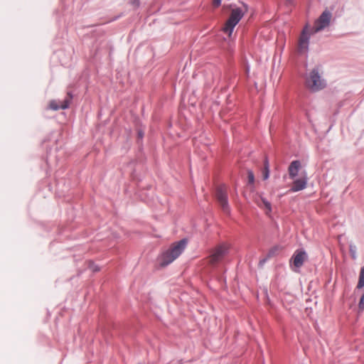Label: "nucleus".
<instances>
[{
  "label": "nucleus",
  "mask_w": 364,
  "mask_h": 364,
  "mask_svg": "<svg viewBox=\"0 0 364 364\" xmlns=\"http://www.w3.org/2000/svg\"><path fill=\"white\" fill-rule=\"evenodd\" d=\"M73 98L72 95L68 92L66 98L63 101L52 100L49 102V109L53 110H58L59 109H65L69 107V105Z\"/></svg>",
  "instance_id": "obj_9"
},
{
  "label": "nucleus",
  "mask_w": 364,
  "mask_h": 364,
  "mask_svg": "<svg viewBox=\"0 0 364 364\" xmlns=\"http://www.w3.org/2000/svg\"><path fill=\"white\" fill-rule=\"evenodd\" d=\"M247 11V8L244 5L242 8H233L231 10L230 15L227 20L225 26L223 27V31L228 35L229 37L231 36V34L234 30L235 26L239 23L241 20L245 12Z\"/></svg>",
  "instance_id": "obj_2"
},
{
  "label": "nucleus",
  "mask_w": 364,
  "mask_h": 364,
  "mask_svg": "<svg viewBox=\"0 0 364 364\" xmlns=\"http://www.w3.org/2000/svg\"><path fill=\"white\" fill-rule=\"evenodd\" d=\"M364 287V266L360 269L359 280L357 284L358 289H361Z\"/></svg>",
  "instance_id": "obj_14"
},
{
  "label": "nucleus",
  "mask_w": 364,
  "mask_h": 364,
  "mask_svg": "<svg viewBox=\"0 0 364 364\" xmlns=\"http://www.w3.org/2000/svg\"><path fill=\"white\" fill-rule=\"evenodd\" d=\"M90 267L92 268V271H94V272H97V271L100 270L99 267H97L96 266H91Z\"/></svg>",
  "instance_id": "obj_19"
},
{
  "label": "nucleus",
  "mask_w": 364,
  "mask_h": 364,
  "mask_svg": "<svg viewBox=\"0 0 364 364\" xmlns=\"http://www.w3.org/2000/svg\"><path fill=\"white\" fill-rule=\"evenodd\" d=\"M301 167V162L298 160H295L291 162L288 172L289 178L294 179L297 175Z\"/></svg>",
  "instance_id": "obj_11"
},
{
  "label": "nucleus",
  "mask_w": 364,
  "mask_h": 364,
  "mask_svg": "<svg viewBox=\"0 0 364 364\" xmlns=\"http://www.w3.org/2000/svg\"><path fill=\"white\" fill-rule=\"evenodd\" d=\"M216 198L225 213H229L228 203V188L225 185L218 186L216 189Z\"/></svg>",
  "instance_id": "obj_5"
},
{
  "label": "nucleus",
  "mask_w": 364,
  "mask_h": 364,
  "mask_svg": "<svg viewBox=\"0 0 364 364\" xmlns=\"http://www.w3.org/2000/svg\"><path fill=\"white\" fill-rule=\"evenodd\" d=\"M306 259L307 255L306 252L302 250H298L294 253L290 262L292 263L294 267L300 268L304 264V262Z\"/></svg>",
  "instance_id": "obj_8"
},
{
  "label": "nucleus",
  "mask_w": 364,
  "mask_h": 364,
  "mask_svg": "<svg viewBox=\"0 0 364 364\" xmlns=\"http://www.w3.org/2000/svg\"><path fill=\"white\" fill-rule=\"evenodd\" d=\"M139 135L140 137H142V134L139 133Z\"/></svg>",
  "instance_id": "obj_20"
},
{
  "label": "nucleus",
  "mask_w": 364,
  "mask_h": 364,
  "mask_svg": "<svg viewBox=\"0 0 364 364\" xmlns=\"http://www.w3.org/2000/svg\"><path fill=\"white\" fill-rule=\"evenodd\" d=\"M308 178L306 176V173L302 174L301 177L299 178L295 179L293 181L291 188H290L289 191L291 192H297L301 190H304L306 187Z\"/></svg>",
  "instance_id": "obj_10"
},
{
  "label": "nucleus",
  "mask_w": 364,
  "mask_h": 364,
  "mask_svg": "<svg viewBox=\"0 0 364 364\" xmlns=\"http://www.w3.org/2000/svg\"><path fill=\"white\" fill-rule=\"evenodd\" d=\"M247 177L250 183H253L255 182V176L252 171H248Z\"/></svg>",
  "instance_id": "obj_15"
},
{
  "label": "nucleus",
  "mask_w": 364,
  "mask_h": 364,
  "mask_svg": "<svg viewBox=\"0 0 364 364\" xmlns=\"http://www.w3.org/2000/svg\"><path fill=\"white\" fill-rule=\"evenodd\" d=\"M221 0H213V4L214 6L218 7L220 5Z\"/></svg>",
  "instance_id": "obj_18"
},
{
  "label": "nucleus",
  "mask_w": 364,
  "mask_h": 364,
  "mask_svg": "<svg viewBox=\"0 0 364 364\" xmlns=\"http://www.w3.org/2000/svg\"><path fill=\"white\" fill-rule=\"evenodd\" d=\"M258 205L265 210L266 214L269 215L272 212L271 203L265 198H262L260 202L257 203Z\"/></svg>",
  "instance_id": "obj_12"
},
{
  "label": "nucleus",
  "mask_w": 364,
  "mask_h": 364,
  "mask_svg": "<svg viewBox=\"0 0 364 364\" xmlns=\"http://www.w3.org/2000/svg\"><path fill=\"white\" fill-rule=\"evenodd\" d=\"M269 176V165L267 159L266 158L264 162V170H263V179L267 180Z\"/></svg>",
  "instance_id": "obj_13"
},
{
  "label": "nucleus",
  "mask_w": 364,
  "mask_h": 364,
  "mask_svg": "<svg viewBox=\"0 0 364 364\" xmlns=\"http://www.w3.org/2000/svg\"><path fill=\"white\" fill-rule=\"evenodd\" d=\"M331 13L328 11H324L319 18L315 21L314 26L311 29L313 33H317L327 27L331 19Z\"/></svg>",
  "instance_id": "obj_6"
},
{
  "label": "nucleus",
  "mask_w": 364,
  "mask_h": 364,
  "mask_svg": "<svg viewBox=\"0 0 364 364\" xmlns=\"http://www.w3.org/2000/svg\"><path fill=\"white\" fill-rule=\"evenodd\" d=\"M359 308L361 310L364 309V294H363V296L360 298V302H359Z\"/></svg>",
  "instance_id": "obj_17"
},
{
  "label": "nucleus",
  "mask_w": 364,
  "mask_h": 364,
  "mask_svg": "<svg viewBox=\"0 0 364 364\" xmlns=\"http://www.w3.org/2000/svg\"><path fill=\"white\" fill-rule=\"evenodd\" d=\"M187 241L183 239L178 242L173 243L168 250L163 252L159 257L158 261L159 266L161 267H166L178 258L185 250Z\"/></svg>",
  "instance_id": "obj_1"
},
{
  "label": "nucleus",
  "mask_w": 364,
  "mask_h": 364,
  "mask_svg": "<svg viewBox=\"0 0 364 364\" xmlns=\"http://www.w3.org/2000/svg\"><path fill=\"white\" fill-rule=\"evenodd\" d=\"M265 262V260H263V261H261L260 263H264Z\"/></svg>",
  "instance_id": "obj_21"
},
{
  "label": "nucleus",
  "mask_w": 364,
  "mask_h": 364,
  "mask_svg": "<svg viewBox=\"0 0 364 364\" xmlns=\"http://www.w3.org/2000/svg\"><path fill=\"white\" fill-rule=\"evenodd\" d=\"M306 87L312 92H317L325 87L326 83L318 73V69H313L306 77Z\"/></svg>",
  "instance_id": "obj_3"
},
{
  "label": "nucleus",
  "mask_w": 364,
  "mask_h": 364,
  "mask_svg": "<svg viewBox=\"0 0 364 364\" xmlns=\"http://www.w3.org/2000/svg\"><path fill=\"white\" fill-rule=\"evenodd\" d=\"M128 3L130 4L134 8H136L139 4V0H127Z\"/></svg>",
  "instance_id": "obj_16"
},
{
  "label": "nucleus",
  "mask_w": 364,
  "mask_h": 364,
  "mask_svg": "<svg viewBox=\"0 0 364 364\" xmlns=\"http://www.w3.org/2000/svg\"><path fill=\"white\" fill-rule=\"evenodd\" d=\"M228 252V246L225 244L220 245L215 247L210 252L208 257V262L210 264H215L223 259Z\"/></svg>",
  "instance_id": "obj_4"
},
{
  "label": "nucleus",
  "mask_w": 364,
  "mask_h": 364,
  "mask_svg": "<svg viewBox=\"0 0 364 364\" xmlns=\"http://www.w3.org/2000/svg\"><path fill=\"white\" fill-rule=\"evenodd\" d=\"M313 33V31L309 29L308 25L304 28L299 40L298 50L300 53H305L307 51L309 38L311 35Z\"/></svg>",
  "instance_id": "obj_7"
}]
</instances>
